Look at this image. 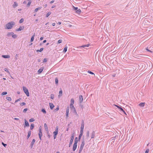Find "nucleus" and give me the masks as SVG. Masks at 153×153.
<instances>
[{
  "label": "nucleus",
  "instance_id": "nucleus-1",
  "mask_svg": "<svg viewBox=\"0 0 153 153\" xmlns=\"http://www.w3.org/2000/svg\"><path fill=\"white\" fill-rule=\"evenodd\" d=\"M74 99L73 98H72L71 100V103L70 105V107L71 110H73L75 113H76L75 108L74 106Z\"/></svg>",
  "mask_w": 153,
  "mask_h": 153
},
{
  "label": "nucleus",
  "instance_id": "nucleus-2",
  "mask_svg": "<svg viewBox=\"0 0 153 153\" xmlns=\"http://www.w3.org/2000/svg\"><path fill=\"white\" fill-rule=\"evenodd\" d=\"M15 24V23L14 22H11L7 23L6 25V28L8 29H11Z\"/></svg>",
  "mask_w": 153,
  "mask_h": 153
},
{
  "label": "nucleus",
  "instance_id": "nucleus-3",
  "mask_svg": "<svg viewBox=\"0 0 153 153\" xmlns=\"http://www.w3.org/2000/svg\"><path fill=\"white\" fill-rule=\"evenodd\" d=\"M84 145H85V141H83L82 142V143L80 146L79 149V153H81L82 150V149H83V148L84 146Z\"/></svg>",
  "mask_w": 153,
  "mask_h": 153
},
{
  "label": "nucleus",
  "instance_id": "nucleus-4",
  "mask_svg": "<svg viewBox=\"0 0 153 153\" xmlns=\"http://www.w3.org/2000/svg\"><path fill=\"white\" fill-rule=\"evenodd\" d=\"M23 89L25 94L27 97L29 96V93L27 89L25 87H23Z\"/></svg>",
  "mask_w": 153,
  "mask_h": 153
},
{
  "label": "nucleus",
  "instance_id": "nucleus-5",
  "mask_svg": "<svg viewBox=\"0 0 153 153\" xmlns=\"http://www.w3.org/2000/svg\"><path fill=\"white\" fill-rule=\"evenodd\" d=\"M84 128V121H83L82 122V124H81V128H80L81 129H80V132L83 133Z\"/></svg>",
  "mask_w": 153,
  "mask_h": 153
},
{
  "label": "nucleus",
  "instance_id": "nucleus-6",
  "mask_svg": "<svg viewBox=\"0 0 153 153\" xmlns=\"http://www.w3.org/2000/svg\"><path fill=\"white\" fill-rule=\"evenodd\" d=\"M114 105L115 106H116V107H117L121 111H122L125 114H126V112H125V111L123 110V109L122 108H121V107H120L119 106H118L117 105Z\"/></svg>",
  "mask_w": 153,
  "mask_h": 153
},
{
  "label": "nucleus",
  "instance_id": "nucleus-7",
  "mask_svg": "<svg viewBox=\"0 0 153 153\" xmlns=\"http://www.w3.org/2000/svg\"><path fill=\"white\" fill-rule=\"evenodd\" d=\"M77 147V144H74L73 147V150L74 151L76 149Z\"/></svg>",
  "mask_w": 153,
  "mask_h": 153
},
{
  "label": "nucleus",
  "instance_id": "nucleus-8",
  "mask_svg": "<svg viewBox=\"0 0 153 153\" xmlns=\"http://www.w3.org/2000/svg\"><path fill=\"white\" fill-rule=\"evenodd\" d=\"M24 28V27L23 26L22 27L21 26H20L19 28H18L16 30V31H19L22 30H23Z\"/></svg>",
  "mask_w": 153,
  "mask_h": 153
},
{
  "label": "nucleus",
  "instance_id": "nucleus-9",
  "mask_svg": "<svg viewBox=\"0 0 153 153\" xmlns=\"http://www.w3.org/2000/svg\"><path fill=\"white\" fill-rule=\"evenodd\" d=\"M69 107H68L66 111V116L67 117H68L69 114Z\"/></svg>",
  "mask_w": 153,
  "mask_h": 153
},
{
  "label": "nucleus",
  "instance_id": "nucleus-10",
  "mask_svg": "<svg viewBox=\"0 0 153 153\" xmlns=\"http://www.w3.org/2000/svg\"><path fill=\"white\" fill-rule=\"evenodd\" d=\"M58 132L57 131H55L53 132V133L54 134V138L55 139L56 138V136L58 134Z\"/></svg>",
  "mask_w": 153,
  "mask_h": 153
},
{
  "label": "nucleus",
  "instance_id": "nucleus-11",
  "mask_svg": "<svg viewBox=\"0 0 153 153\" xmlns=\"http://www.w3.org/2000/svg\"><path fill=\"white\" fill-rule=\"evenodd\" d=\"M44 68H41L40 69H39L38 71V73L39 74H41L42 72V71Z\"/></svg>",
  "mask_w": 153,
  "mask_h": 153
},
{
  "label": "nucleus",
  "instance_id": "nucleus-12",
  "mask_svg": "<svg viewBox=\"0 0 153 153\" xmlns=\"http://www.w3.org/2000/svg\"><path fill=\"white\" fill-rule=\"evenodd\" d=\"M145 102H141L139 104V105L140 107H143L145 105Z\"/></svg>",
  "mask_w": 153,
  "mask_h": 153
},
{
  "label": "nucleus",
  "instance_id": "nucleus-13",
  "mask_svg": "<svg viewBox=\"0 0 153 153\" xmlns=\"http://www.w3.org/2000/svg\"><path fill=\"white\" fill-rule=\"evenodd\" d=\"M2 57L4 58H8L10 57L9 55H3L2 56Z\"/></svg>",
  "mask_w": 153,
  "mask_h": 153
},
{
  "label": "nucleus",
  "instance_id": "nucleus-14",
  "mask_svg": "<svg viewBox=\"0 0 153 153\" xmlns=\"http://www.w3.org/2000/svg\"><path fill=\"white\" fill-rule=\"evenodd\" d=\"M79 97L80 102H82L83 100V98L82 96L81 95H79Z\"/></svg>",
  "mask_w": 153,
  "mask_h": 153
},
{
  "label": "nucleus",
  "instance_id": "nucleus-15",
  "mask_svg": "<svg viewBox=\"0 0 153 153\" xmlns=\"http://www.w3.org/2000/svg\"><path fill=\"white\" fill-rule=\"evenodd\" d=\"M25 125L26 126H29V125L28 122L25 120Z\"/></svg>",
  "mask_w": 153,
  "mask_h": 153
},
{
  "label": "nucleus",
  "instance_id": "nucleus-16",
  "mask_svg": "<svg viewBox=\"0 0 153 153\" xmlns=\"http://www.w3.org/2000/svg\"><path fill=\"white\" fill-rule=\"evenodd\" d=\"M49 105H50V108L51 109H52L54 106V105H53V103H49Z\"/></svg>",
  "mask_w": 153,
  "mask_h": 153
},
{
  "label": "nucleus",
  "instance_id": "nucleus-17",
  "mask_svg": "<svg viewBox=\"0 0 153 153\" xmlns=\"http://www.w3.org/2000/svg\"><path fill=\"white\" fill-rule=\"evenodd\" d=\"M18 5V4L16 2H14V4L13 5V7L15 8H16L17 6Z\"/></svg>",
  "mask_w": 153,
  "mask_h": 153
},
{
  "label": "nucleus",
  "instance_id": "nucleus-18",
  "mask_svg": "<svg viewBox=\"0 0 153 153\" xmlns=\"http://www.w3.org/2000/svg\"><path fill=\"white\" fill-rule=\"evenodd\" d=\"M62 89H61L59 91V97H61L62 95Z\"/></svg>",
  "mask_w": 153,
  "mask_h": 153
},
{
  "label": "nucleus",
  "instance_id": "nucleus-19",
  "mask_svg": "<svg viewBox=\"0 0 153 153\" xmlns=\"http://www.w3.org/2000/svg\"><path fill=\"white\" fill-rule=\"evenodd\" d=\"M90 44H88L87 45H84L79 47H80L84 48L85 47H88L90 46Z\"/></svg>",
  "mask_w": 153,
  "mask_h": 153
},
{
  "label": "nucleus",
  "instance_id": "nucleus-20",
  "mask_svg": "<svg viewBox=\"0 0 153 153\" xmlns=\"http://www.w3.org/2000/svg\"><path fill=\"white\" fill-rule=\"evenodd\" d=\"M81 10H80V9H77L76 11V13L78 14H79L80 13H81Z\"/></svg>",
  "mask_w": 153,
  "mask_h": 153
},
{
  "label": "nucleus",
  "instance_id": "nucleus-21",
  "mask_svg": "<svg viewBox=\"0 0 153 153\" xmlns=\"http://www.w3.org/2000/svg\"><path fill=\"white\" fill-rule=\"evenodd\" d=\"M74 136V133H73L72 134V135H71V140H73Z\"/></svg>",
  "mask_w": 153,
  "mask_h": 153
},
{
  "label": "nucleus",
  "instance_id": "nucleus-22",
  "mask_svg": "<svg viewBox=\"0 0 153 153\" xmlns=\"http://www.w3.org/2000/svg\"><path fill=\"white\" fill-rule=\"evenodd\" d=\"M44 127H45V128L46 131H48V127L47 126V124H46V123L44 124Z\"/></svg>",
  "mask_w": 153,
  "mask_h": 153
},
{
  "label": "nucleus",
  "instance_id": "nucleus-23",
  "mask_svg": "<svg viewBox=\"0 0 153 153\" xmlns=\"http://www.w3.org/2000/svg\"><path fill=\"white\" fill-rule=\"evenodd\" d=\"M95 133L94 132L92 133L91 135V138H94L95 137Z\"/></svg>",
  "mask_w": 153,
  "mask_h": 153
},
{
  "label": "nucleus",
  "instance_id": "nucleus-24",
  "mask_svg": "<svg viewBox=\"0 0 153 153\" xmlns=\"http://www.w3.org/2000/svg\"><path fill=\"white\" fill-rule=\"evenodd\" d=\"M39 137L40 139V140H41V137L42 135V132H39Z\"/></svg>",
  "mask_w": 153,
  "mask_h": 153
},
{
  "label": "nucleus",
  "instance_id": "nucleus-25",
  "mask_svg": "<svg viewBox=\"0 0 153 153\" xmlns=\"http://www.w3.org/2000/svg\"><path fill=\"white\" fill-rule=\"evenodd\" d=\"M35 36V34H33V35L32 36V37L31 38V40H30V41L31 42H32L33 41V40L34 39V37Z\"/></svg>",
  "mask_w": 153,
  "mask_h": 153
},
{
  "label": "nucleus",
  "instance_id": "nucleus-26",
  "mask_svg": "<svg viewBox=\"0 0 153 153\" xmlns=\"http://www.w3.org/2000/svg\"><path fill=\"white\" fill-rule=\"evenodd\" d=\"M31 131H28V135H27V138H28L29 137H30V135H31Z\"/></svg>",
  "mask_w": 153,
  "mask_h": 153
},
{
  "label": "nucleus",
  "instance_id": "nucleus-27",
  "mask_svg": "<svg viewBox=\"0 0 153 153\" xmlns=\"http://www.w3.org/2000/svg\"><path fill=\"white\" fill-rule=\"evenodd\" d=\"M83 132H80V134L79 136V139H80L82 135Z\"/></svg>",
  "mask_w": 153,
  "mask_h": 153
},
{
  "label": "nucleus",
  "instance_id": "nucleus-28",
  "mask_svg": "<svg viewBox=\"0 0 153 153\" xmlns=\"http://www.w3.org/2000/svg\"><path fill=\"white\" fill-rule=\"evenodd\" d=\"M6 99L9 101H11L12 100L11 98L10 97H7Z\"/></svg>",
  "mask_w": 153,
  "mask_h": 153
},
{
  "label": "nucleus",
  "instance_id": "nucleus-29",
  "mask_svg": "<svg viewBox=\"0 0 153 153\" xmlns=\"http://www.w3.org/2000/svg\"><path fill=\"white\" fill-rule=\"evenodd\" d=\"M77 142H78L77 138V137H76L75 138V140H74V144H77Z\"/></svg>",
  "mask_w": 153,
  "mask_h": 153
},
{
  "label": "nucleus",
  "instance_id": "nucleus-30",
  "mask_svg": "<svg viewBox=\"0 0 153 153\" xmlns=\"http://www.w3.org/2000/svg\"><path fill=\"white\" fill-rule=\"evenodd\" d=\"M14 33L13 32H11V33H8L7 34V36H9L10 35H13Z\"/></svg>",
  "mask_w": 153,
  "mask_h": 153
},
{
  "label": "nucleus",
  "instance_id": "nucleus-31",
  "mask_svg": "<svg viewBox=\"0 0 153 153\" xmlns=\"http://www.w3.org/2000/svg\"><path fill=\"white\" fill-rule=\"evenodd\" d=\"M67 47H66L64 48L63 51L65 53L67 51Z\"/></svg>",
  "mask_w": 153,
  "mask_h": 153
},
{
  "label": "nucleus",
  "instance_id": "nucleus-32",
  "mask_svg": "<svg viewBox=\"0 0 153 153\" xmlns=\"http://www.w3.org/2000/svg\"><path fill=\"white\" fill-rule=\"evenodd\" d=\"M73 141V140H70V141L69 144V147H70L72 144Z\"/></svg>",
  "mask_w": 153,
  "mask_h": 153
},
{
  "label": "nucleus",
  "instance_id": "nucleus-33",
  "mask_svg": "<svg viewBox=\"0 0 153 153\" xmlns=\"http://www.w3.org/2000/svg\"><path fill=\"white\" fill-rule=\"evenodd\" d=\"M51 14V12H48V13H47V15H46V17H48L49 16V15H50Z\"/></svg>",
  "mask_w": 153,
  "mask_h": 153
},
{
  "label": "nucleus",
  "instance_id": "nucleus-34",
  "mask_svg": "<svg viewBox=\"0 0 153 153\" xmlns=\"http://www.w3.org/2000/svg\"><path fill=\"white\" fill-rule=\"evenodd\" d=\"M34 127V125L33 124H31L30 126V128L31 130Z\"/></svg>",
  "mask_w": 153,
  "mask_h": 153
},
{
  "label": "nucleus",
  "instance_id": "nucleus-35",
  "mask_svg": "<svg viewBox=\"0 0 153 153\" xmlns=\"http://www.w3.org/2000/svg\"><path fill=\"white\" fill-rule=\"evenodd\" d=\"M55 82L56 84H57L58 83V79L57 78H55Z\"/></svg>",
  "mask_w": 153,
  "mask_h": 153
},
{
  "label": "nucleus",
  "instance_id": "nucleus-36",
  "mask_svg": "<svg viewBox=\"0 0 153 153\" xmlns=\"http://www.w3.org/2000/svg\"><path fill=\"white\" fill-rule=\"evenodd\" d=\"M7 94V92L5 91L2 92L1 93V95H6Z\"/></svg>",
  "mask_w": 153,
  "mask_h": 153
},
{
  "label": "nucleus",
  "instance_id": "nucleus-37",
  "mask_svg": "<svg viewBox=\"0 0 153 153\" xmlns=\"http://www.w3.org/2000/svg\"><path fill=\"white\" fill-rule=\"evenodd\" d=\"M24 21V19H21L19 21V23H22Z\"/></svg>",
  "mask_w": 153,
  "mask_h": 153
},
{
  "label": "nucleus",
  "instance_id": "nucleus-38",
  "mask_svg": "<svg viewBox=\"0 0 153 153\" xmlns=\"http://www.w3.org/2000/svg\"><path fill=\"white\" fill-rule=\"evenodd\" d=\"M34 119L33 118H32L30 119L29 121L30 122H32L34 121Z\"/></svg>",
  "mask_w": 153,
  "mask_h": 153
},
{
  "label": "nucleus",
  "instance_id": "nucleus-39",
  "mask_svg": "<svg viewBox=\"0 0 153 153\" xmlns=\"http://www.w3.org/2000/svg\"><path fill=\"white\" fill-rule=\"evenodd\" d=\"M12 37L14 38H15L17 37V35L16 34H14L12 35Z\"/></svg>",
  "mask_w": 153,
  "mask_h": 153
},
{
  "label": "nucleus",
  "instance_id": "nucleus-40",
  "mask_svg": "<svg viewBox=\"0 0 153 153\" xmlns=\"http://www.w3.org/2000/svg\"><path fill=\"white\" fill-rule=\"evenodd\" d=\"M54 97V95L53 94H51V99H53Z\"/></svg>",
  "mask_w": 153,
  "mask_h": 153
},
{
  "label": "nucleus",
  "instance_id": "nucleus-41",
  "mask_svg": "<svg viewBox=\"0 0 153 153\" xmlns=\"http://www.w3.org/2000/svg\"><path fill=\"white\" fill-rule=\"evenodd\" d=\"M62 39H59L58 41V43H62Z\"/></svg>",
  "mask_w": 153,
  "mask_h": 153
},
{
  "label": "nucleus",
  "instance_id": "nucleus-42",
  "mask_svg": "<svg viewBox=\"0 0 153 153\" xmlns=\"http://www.w3.org/2000/svg\"><path fill=\"white\" fill-rule=\"evenodd\" d=\"M40 9V7H39V8H36V9H35V12H37L38 11V10L39 9Z\"/></svg>",
  "mask_w": 153,
  "mask_h": 153
},
{
  "label": "nucleus",
  "instance_id": "nucleus-43",
  "mask_svg": "<svg viewBox=\"0 0 153 153\" xmlns=\"http://www.w3.org/2000/svg\"><path fill=\"white\" fill-rule=\"evenodd\" d=\"M42 111L45 114L46 113V111L44 109H43L42 110Z\"/></svg>",
  "mask_w": 153,
  "mask_h": 153
},
{
  "label": "nucleus",
  "instance_id": "nucleus-44",
  "mask_svg": "<svg viewBox=\"0 0 153 153\" xmlns=\"http://www.w3.org/2000/svg\"><path fill=\"white\" fill-rule=\"evenodd\" d=\"M88 73H89V74H94L93 72H92L91 71H88Z\"/></svg>",
  "mask_w": 153,
  "mask_h": 153
},
{
  "label": "nucleus",
  "instance_id": "nucleus-45",
  "mask_svg": "<svg viewBox=\"0 0 153 153\" xmlns=\"http://www.w3.org/2000/svg\"><path fill=\"white\" fill-rule=\"evenodd\" d=\"M31 3V2L30 1H29L27 3V6L28 7L30 5Z\"/></svg>",
  "mask_w": 153,
  "mask_h": 153
},
{
  "label": "nucleus",
  "instance_id": "nucleus-46",
  "mask_svg": "<svg viewBox=\"0 0 153 153\" xmlns=\"http://www.w3.org/2000/svg\"><path fill=\"white\" fill-rule=\"evenodd\" d=\"M47 59L46 58H45L44 59L43 62H47Z\"/></svg>",
  "mask_w": 153,
  "mask_h": 153
},
{
  "label": "nucleus",
  "instance_id": "nucleus-47",
  "mask_svg": "<svg viewBox=\"0 0 153 153\" xmlns=\"http://www.w3.org/2000/svg\"><path fill=\"white\" fill-rule=\"evenodd\" d=\"M27 109L26 108L24 109L23 111V112L24 113H25L27 111Z\"/></svg>",
  "mask_w": 153,
  "mask_h": 153
},
{
  "label": "nucleus",
  "instance_id": "nucleus-48",
  "mask_svg": "<svg viewBox=\"0 0 153 153\" xmlns=\"http://www.w3.org/2000/svg\"><path fill=\"white\" fill-rule=\"evenodd\" d=\"M73 7L74 9L75 10H76L78 9L77 7H74V6H73Z\"/></svg>",
  "mask_w": 153,
  "mask_h": 153
},
{
  "label": "nucleus",
  "instance_id": "nucleus-49",
  "mask_svg": "<svg viewBox=\"0 0 153 153\" xmlns=\"http://www.w3.org/2000/svg\"><path fill=\"white\" fill-rule=\"evenodd\" d=\"M35 140L34 139H33L32 141V144H33L34 143V142H35Z\"/></svg>",
  "mask_w": 153,
  "mask_h": 153
},
{
  "label": "nucleus",
  "instance_id": "nucleus-50",
  "mask_svg": "<svg viewBox=\"0 0 153 153\" xmlns=\"http://www.w3.org/2000/svg\"><path fill=\"white\" fill-rule=\"evenodd\" d=\"M21 99V98H19L17 100H16V101H15V102H18V101H20Z\"/></svg>",
  "mask_w": 153,
  "mask_h": 153
},
{
  "label": "nucleus",
  "instance_id": "nucleus-51",
  "mask_svg": "<svg viewBox=\"0 0 153 153\" xmlns=\"http://www.w3.org/2000/svg\"><path fill=\"white\" fill-rule=\"evenodd\" d=\"M43 49H44L43 48H41L39 50V52H42V51H43Z\"/></svg>",
  "mask_w": 153,
  "mask_h": 153
},
{
  "label": "nucleus",
  "instance_id": "nucleus-52",
  "mask_svg": "<svg viewBox=\"0 0 153 153\" xmlns=\"http://www.w3.org/2000/svg\"><path fill=\"white\" fill-rule=\"evenodd\" d=\"M4 71H6L7 72V73H9V71H8V69L6 68H5L4 69Z\"/></svg>",
  "mask_w": 153,
  "mask_h": 153
},
{
  "label": "nucleus",
  "instance_id": "nucleus-53",
  "mask_svg": "<svg viewBox=\"0 0 153 153\" xmlns=\"http://www.w3.org/2000/svg\"><path fill=\"white\" fill-rule=\"evenodd\" d=\"M55 131H57L58 132V126H57L56 127V129Z\"/></svg>",
  "mask_w": 153,
  "mask_h": 153
},
{
  "label": "nucleus",
  "instance_id": "nucleus-54",
  "mask_svg": "<svg viewBox=\"0 0 153 153\" xmlns=\"http://www.w3.org/2000/svg\"><path fill=\"white\" fill-rule=\"evenodd\" d=\"M149 152V149H147L145 152V153H148Z\"/></svg>",
  "mask_w": 153,
  "mask_h": 153
},
{
  "label": "nucleus",
  "instance_id": "nucleus-55",
  "mask_svg": "<svg viewBox=\"0 0 153 153\" xmlns=\"http://www.w3.org/2000/svg\"><path fill=\"white\" fill-rule=\"evenodd\" d=\"M20 105H25V102H23L21 103Z\"/></svg>",
  "mask_w": 153,
  "mask_h": 153
},
{
  "label": "nucleus",
  "instance_id": "nucleus-56",
  "mask_svg": "<svg viewBox=\"0 0 153 153\" xmlns=\"http://www.w3.org/2000/svg\"><path fill=\"white\" fill-rule=\"evenodd\" d=\"M39 132H42V128L41 126H40L39 128Z\"/></svg>",
  "mask_w": 153,
  "mask_h": 153
},
{
  "label": "nucleus",
  "instance_id": "nucleus-57",
  "mask_svg": "<svg viewBox=\"0 0 153 153\" xmlns=\"http://www.w3.org/2000/svg\"><path fill=\"white\" fill-rule=\"evenodd\" d=\"M2 144L4 147H5V146L7 145L6 144H4L3 142H2Z\"/></svg>",
  "mask_w": 153,
  "mask_h": 153
},
{
  "label": "nucleus",
  "instance_id": "nucleus-58",
  "mask_svg": "<svg viewBox=\"0 0 153 153\" xmlns=\"http://www.w3.org/2000/svg\"><path fill=\"white\" fill-rule=\"evenodd\" d=\"M43 39V37H42L40 38V40H42Z\"/></svg>",
  "mask_w": 153,
  "mask_h": 153
},
{
  "label": "nucleus",
  "instance_id": "nucleus-59",
  "mask_svg": "<svg viewBox=\"0 0 153 153\" xmlns=\"http://www.w3.org/2000/svg\"><path fill=\"white\" fill-rule=\"evenodd\" d=\"M54 0H52V1H51V2H50V3H53L54 2Z\"/></svg>",
  "mask_w": 153,
  "mask_h": 153
},
{
  "label": "nucleus",
  "instance_id": "nucleus-60",
  "mask_svg": "<svg viewBox=\"0 0 153 153\" xmlns=\"http://www.w3.org/2000/svg\"><path fill=\"white\" fill-rule=\"evenodd\" d=\"M14 120H19V119L18 118H14Z\"/></svg>",
  "mask_w": 153,
  "mask_h": 153
},
{
  "label": "nucleus",
  "instance_id": "nucleus-61",
  "mask_svg": "<svg viewBox=\"0 0 153 153\" xmlns=\"http://www.w3.org/2000/svg\"><path fill=\"white\" fill-rule=\"evenodd\" d=\"M59 107H58L57 108H56V111H58L59 110Z\"/></svg>",
  "mask_w": 153,
  "mask_h": 153
},
{
  "label": "nucleus",
  "instance_id": "nucleus-62",
  "mask_svg": "<svg viewBox=\"0 0 153 153\" xmlns=\"http://www.w3.org/2000/svg\"><path fill=\"white\" fill-rule=\"evenodd\" d=\"M46 42V40H44L43 41V43H45Z\"/></svg>",
  "mask_w": 153,
  "mask_h": 153
},
{
  "label": "nucleus",
  "instance_id": "nucleus-63",
  "mask_svg": "<svg viewBox=\"0 0 153 153\" xmlns=\"http://www.w3.org/2000/svg\"><path fill=\"white\" fill-rule=\"evenodd\" d=\"M52 25L53 26H54L55 25V23H53Z\"/></svg>",
  "mask_w": 153,
  "mask_h": 153
},
{
  "label": "nucleus",
  "instance_id": "nucleus-64",
  "mask_svg": "<svg viewBox=\"0 0 153 153\" xmlns=\"http://www.w3.org/2000/svg\"><path fill=\"white\" fill-rule=\"evenodd\" d=\"M61 23L60 22H59L58 23V24H59V25H60L61 24Z\"/></svg>",
  "mask_w": 153,
  "mask_h": 153
}]
</instances>
